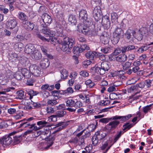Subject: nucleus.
<instances>
[{
    "instance_id": "obj_1",
    "label": "nucleus",
    "mask_w": 153,
    "mask_h": 153,
    "mask_svg": "<svg viewBox=\"0 0 153 153\" xmlns=\"http://www.w3.org/2000/svg\"><path fill=\"white\" fill-rule=\"evenodd\" d=\"M58 41L59 43L61 45L62 50L67 54L71 53L70 50L72 48L74 42V39L73 38H69L68 37L62 38Z\"/></svg>"
},
{
    "instance_id": "obj_2",
    "label": "nucleus",
    "mask_w": 153,
    "mask_h": 153,
    "mask_svg": "<svg viewBox=\"0 0 153 153\" xmlns=\"http://www.w3.org/2000/svg\"><path fill=\"white\" fill-rule=\"evenodd\" d=\"M123 31L120 28L117 27L113 32V37L111 40L113 43L116 44L119 41L120 38H122L124 35Z\"/></svg>"
},
{
    "instance_id": "obj_3",
    "label": "nucleus",
    "mask_w": 153,
    "mask_h": 153,
    "mask_svg": "<svg viewBox=\"0 0 153 153\" xmlns=\"http://www.w3.org/2000/svg\"><path fill=\"white\" fill-rule=\"evenodd\" d=\"M35 119V118L33 117H30L27 119L26 122L21 124L20 126L23 128L27 127L28 128H33V129L34 131L39 130L40 127H37L36 126L35 123H34L32 122H30Z\"/></svg>"
},
{
    "instance_id": "obj_4",
    "label": "nucleus",
    "mask_w": 153,
    "mask_h": 153,
    "mask_svg": "<svg viewBox=\"0 0 153 153\" xmlns=\"http://www.w3.org/2000/svg\"><path fill=\"white\" fill-rule=\"evenodd\" d=\"M110 68L109 63L106 62L101 63L100 67H97L95 68L96 72L100 75L105 74L106 71H108Z\"/></svg>"
},
{
    "instance_id": "obj_5",
    "label": "nucleus",
    "mask_w": 153,
    "mask_h": 153,
    "mask_svg": "<svg viewBox=\"0 0 153 153\" xmlns=\"http://www.w3.org/2000/svg\"><path fill=\"white\" fill-rule=\"evenodd\" d=\"M88 15L86 11L84 10H81L79 13V18L80 20H83V22H85L86 24L90 25L91 23L92 20L91 18L88 19Z\"/></svg>"
},
{
    "instance_id": "obj_6",
    "label": "nucleus",
    "mask_w": 153,
    "mask_h": 153,
    "mask_svg": "<svg viewBox=\"0 0 153 153\" xmlns=\"http://www.w3.org/2000/svg\"><path fill=\"white\" fill-rule=\"evenodd\" d=\"M17 21L15 17H10L6 23L7 27L10 29H13L17 25Z\"/></svg>"
},
{
    "instance_id": "obj_7",
    "label": "nucleus",
    "mask_w": 153,
    "mask_h": 153,
    "mask_svg": "<svg viewBox=\"0 0 153 153\" xmlns=\"http://www.w3.org/2000/svg\"><path fill=\"white\" fill-rule=\"evenodd\" d=\"M1 140V142L0 144L4 146H8L11 144L13 142V139L12 137L10 136V134L8 136H5L2 137L0 138Z\"/></svg>"
},
{
    "instance_id": "obj_8",
    "label": "nucleus",
    "mask_w": 153,
    "mask_h": 153,
    "mask_svg": "<svg viewBox=\"0 0 153 153\" xmlns=\"http://www.w3.org/2000/svg\"><path fill=\"white\" fill-rule=\"evenodd\" d=\"M30 70L31 73L34 76H39L41 73V69L39 67L35 65H33L30 67Z\"/></svg>"
},
{
    "instance_id": "obj_9",
    "label": "nucleus",
    "mask_w": 153,
    "mask_h": 153,
    "mask_svg": "<svg viewBox=\"0 0 153 153\" xmlns=\"http://www.w3.org/2000/svg\"><path fill=\"white\" fill-rule=\"evenodd\" d=\"M117 120H114L107 124L105 126L106 129L110 131L114 129L120 123V121Z\"/></svg>"
},
{
    "instance_id": "obj_10",
    "label": "nucleus",
    "mask_w": 153,
    "mask_h": 153,
    "mask_svg": "<svg viewBox=\"0 0 153 153\" xmlns=\"http://www.w3.org/2000/svg\"><path fill=\"white\" fill-rule=\"evenodd\" d=\"M112 141L111 140H108L103 143H102V145L100 149L102 150H105L104 152H107L112 146Z\"/></svg>"
},
{
    "instance_id": "obj_11",
    "label": "nucleus",
    "mask_w": 153,
    "mask_h": 153,
    "mask_svg": "<svg viewBox=\"0 0 153 153\" xmlns=\"http://www.w3.org/2000/svg\"><path fill=\"white\" fill-rule=\"evenodd\" d=\"M93 15L95 20L98 21L100 19L101 15V10L99 6L96 7L93 11Z\"/></svg>"
},
{
    "instance_id": "obj_12",
    "label": "nucleus",
    "mask_w": 153,
    "mask_h": 153,
    "mask_svg": "<svg viewBox=\"0 0 153 153\" xmlns=\"http://www.w3.org/2000/svg\"><path fill=\"white\" fill-rule=\"evenodd\" d=\"M68 126V124L65 123L60 122L56 125V126L55 127L54 131L52 134H54L60 131Z\"/></svg>"
},
{
    "instance_id": "obj_13",
    "label": "nucleus",
    "mask_w": 153,
    "mask_h": 153,
    "mask_svg": "<svg viewBox=\"0 0 153 153\" xmlns=\"http://www.w3.org/2000/svg\"><path fill=\"white\" fill-rule=\"evenodd\" d=\"M82 25H79L78 26V30L80 32L81 31V32L83 34L85 35H88L89 34V32L90 29L88 27L82 26Z\"/></svg>"
},
{
    "instance_id": "obj_14",
    "label": "nucleus",
    "mask_w": 153,
    "mask_h": 153,
    "mask_svg": "<svg viewBox=\"0 0 153 153\" xmlns=\"http://www.w3.org/2000/svg\"><path fill=\"white\" fill-rule=\"evenodd\" d=\"M16 133V132L13 131L10 134V135L13 138V145H16L19 143L22 139V137L20 135L14 136V134Z\"/></svg>"
},
{
    "instance_id": "obj_15",
    "label": "nucleus",
    "mask_w": 153,
    "mask_h": 153,
    "mask_svg": "<svg viewBox=\"0 0 153 153\" xmlns=\"http://www.w3.org/2000/svg\"><path fill=\"white\" fill-rule=\"evenodd\" d=\"M36 50L33 45L31 44H29L25 46V51L26 53L31 54Z\"/></svg>"
},
{
    "instance_id": "obj_16",
    "label": "nucleus",
    "mask_w": 153,
    "mask_h": 153,
    "mask_svg": "<svg viewBox=\"0 0 153 153\" xmlns=\"http://www.w3.org/2000/svg\"><path fill=\"white\" fill-rule=\"evenodd\" d=\"M41 31L47 36L52 37L55 34L54 32L51 30L48 27L42 28Z\"/></svg>"
},
{
    "instance_id": "obj_17",
    "label": "nucleus",
    "mask_w": 153,
    "mask_h": 153,
    "mask_svg": "<svg viewBox=\"0 0 153 153\" xmlns=\"http://www.w3.org/2000/svg\"><path fill=\"white\" fill-rule=\"evenodd\" d=\"M135 49V46L132 45H125L121 47L122 53L125 54L126 52L131 51Z\"/></svg>"
},
{
    "instance_id": "obj_18",
    "label": "nucleus",
    "mask_w": 153,
    "mask_h": 153,
    "mask_svg": "<svg viewBox=\"0 0 153 153\" xmlns=\"http://www.w3.org/2000/svg\"><path fill=\"white\" fill-rule=\"evenodd\" d=\"M24 27L28 30L31 31L34 27V24L27 21V22L23 23V24Z\"/></svg>"
},
{
    "instance_id": "obj_19",
    "label": "nucleus",
    "mask_w": 153,
    "mask_h": 153,
    "mask_svg": "<svg viewBox=\"0 0 153 153\" xmlns=\"http://www.w3.org/2000/svg\"><path fill=\"white\" fill-rule=\"evenodd\" d=\"M42 18L45 24H47V25L51 24L52 21V19L51 16L46 13L43 14Z\"/></svg>"
},
{
    "instance_id": "obj_20",
    "label": "nucleus",
    "mask_w": 153,
    "mask_h": 153,
    "mask_svg": "<svg viewBox=\"0 0 153 153\" xmlns=\"http://www.w3.org/2000/svg\"><path fill=\"white\" fill-rule=\"evenodd\" d=\"M31 56L33 59L36 60H39L42 58L41 54L37 49L33 52Z\"/></svg>"
},
{
    "instance_id": "obj_21",
    "label": "nucleus",
    "mask_w": 153,
    "mask_h": 153,
    "mask_svg": "<svg viewBox=\"0 0 153 153\" xmlns=\"http://www.w3.org/2000/svg\"><path fill=\"white\" fill-rule=\"evenodd\" d=\"M131 117L132 115L131 114H128L125 116H122L116 115L114 116V117L113 118V119L120 120L121 121L124 122L128 120Z\"/></svg>"
},
{
    "instance_id": "obj_22",
    "label": "nucleus",
    "mask_w": 153,
    "mask_h": 153,
    "mask_svg": "<svg viewBox=\"0 0 153 153\" xmlns=\"http://www.w3.org/2000/svg\"><path fill=\"white\" fill-rule=\"evenodd\" d=\"M116 61L120 62H124L127 59V56L125 54H120L115 57Z\"/></svg>"
},
{
    "instance_id": "obj_23",
    "label": "nucleus",
    "mask_w": 153,
    "mask_h": 153,
    "mask_svg": "<svg viewBox=\"0 0 153 153\" xmlns=\"http://www.w3.org/2000/svg\"><path fill=\"white\" fill-rule=\"evenodd\" d=\"M121 82L120 81H117L114 83L113 86L109 87L107 90L108 92H111L116 90L115 87L120 85L121 84Z\"/></svg>"
},
{
    "instance_id": "obj_24",
    "label": "nucleus",
    "mask_w": 153,
    "mask_h": 153,
    "mask_svg": "<svg viewBox=\"0 0 153 153\" xmlns=\"http://www.w3.org/2000/svg\"><path fill=\"white\" fill-rule=\"evenodd\" d=\"M50 62L47 59H42L40 62V65L43 69L47 68L49 65Z\"/></svg>"
},
{
    "instance_id": "obj_25",
    "label": "nucleus",
    "mask_w": 153,
    "mask_h": 153,
    "mask_svg": "<svg viewBox=\"0 0 153 153\" xmlns=\"http://www.w3.org/2000/svg\"><path fill=\"white\" fill-rule=\"evenodd\" d=\"M19 18L22 21V24L23 23L27 22L28 20V17L23 12H20L19 13Z\"/></svg>"
},
{
    "instance_id": "obj_26",
    "label": "nucleus",
    "mask_w": 153,
    "mask_h": 153,
    "mask_svg": "<svg viewBox=\"0 0 153 153\" xmlns=\"http://www.w3.org/2000/svg\"><path fill=\"white\" fill-rule=\"evenodd\" d=\"M102 22L104 26L105 27L106 29H108L110 27V22L108 17L102 19Z\"/></svg>"
},
{
    "instance_id": "obj_27",
    "label": "nucleus",
    "mask_w": 153,
    "mask_h": 153,
    "mask_svg": "<svg viewBox=\"0 0 153 153\" xmlns=\"http://www.w3.org/2000/svg\"><path fill=\"white\" fill-rule=\"evenodd\" d=\"M96 54L97 53L95 51H89L86 53L85 56L87 58L93 60L96 56Z\"/></svg>"
},
{
    "instance_id": "obj_28",
    "label": "nucleus",
    "mask_w": 153,
    "mask_h": 153,
    "mask_svg": "<svg viewBox=\"0 0 153 153\" xmlns=\"http://www.w3.org/2000/svg\"><path fill=\"white\" fill-rule=\"evenodd\" d=\"M127 91L128 93L134 92L135 94L140 92V91L138 90V88L136 85L131 86L128 89Z\"/></svg>"
},
{
    "instance_id": "obj_29",
    "label": "nucleus",
    "mask_w": 153,
    "mask_h": 153,
    "mask_svg": "<svg viewBox=\"0 0 153 153\" xmlns=\"http://www.w3.org/2000/svg\"><path fill=\"white\" fill-rule=\"evenodd\" d=\"M135 33V32L134 30L131 29H128L125 33V38L128 40L130 39L131 36V34L133 35Z\"/></svg>"
},
{
    "instance_id": "obj_30",
    "label": "nucleus",
    "mask_w": 153,
    "mask_h": 153,
    "mask_svg": "<svg viewBox=\"0 0 153 153\" xmlns=\"http://www.w3.org/2000/svg\"><path fill=\"white\" fill-rule=\"evenodd\" d=\"M21 72L23 76L26 78H29L30 77L31 74L27 69L25 68L22 69Z\"/></svg>"
},
{
    "instance_id": "obj_31",
    "label": "nucleus",
    "mask_w": 153,
    "mask_h": 153,
    "mask_svg": "<svg viewBox=\"0 0 153 153\" xmlns=\"http://www.w3.org/2000/svg\"><path fill=\"white\" fill-rule=\"evenodd\" d=\"M37 125L39 126L38 127H40L39 129L42 127L46 126H48L49 125L48 122H46L45 120H42L37 122Z\"/></svg>"
},
{
    "instance_id": "obj_32",
    "label": "nucleus",
    "mask_w": 153,
    "mask_h": 153,
    "mask_svg": "<svg viewBox=\"0 0 153 153\" xmlns=\"http://www.w3.org/2000/svg\"><path fill=\"white\" fill-rule=\"evenodd\" d=\"M95 135L96 136V137H97V138L99 140L104 138L106 136V134L105 133L101 131L97 132L95 133Z\"/></svg>"
},
{
    "instance_id": "obj_33",
    "label": "nucleus",
    "mask_w": 153,
    "mask_h": 153,
    "mask_svg": "<svg viewBox=\"0 0 153 153\" xmlns=\"http://www.w3.org/2000/svg\"><path fill=\"white\" fill-rule=\"evenodd\" d=\"M133 126V124L128 122L125 124L123 126V130L124 131V133L128 130L130 129Z\"/></svg>"
},
{
    "instance_id": "obj_34",
    "label": "nucleus",
    "mask_w": 153,
    "mask_h": 153,
    "mask_svg": "<svg viewBox=\"0 0 153 153\" xmlns=\"http://www.w3.org/2000/svg\"><path fill=\"white\" fill-rule=\"evenodd\" d=\"M118 16L117 13L115 12L111 14V20L112 23H117Z\"/></svg>"
},
{
    "instance_id": "obj_35",
    "label": "nucleus",
    "mask_w": 153,
    "mask_h": 153,
    "mask_svg": "<svg viewBox=\"0 0 153 153\" xmlns=\"http://www.w3.org/2000/svg\"><path fill=\"white\" fill-rule=\"evenodd\" d=\"M27 58L23 56L19 58V63L22 65L23 66H25L27 62Z\"/></svg>"
},
{
    "instance_id": "obj_36",
    "label": "nucleus",
    "mask_w": 153,
    "mask_h": 153,
    "mask_svg": "<svg viewBox=\"0 0 153 153\" xmlns=\"http://www.w3.org/2000/svg\"><path fill=\"white\" fill-rule=\"evenodd\" d=\"M61 74V77L62 79L64 80L68 76V71L65 69H63L60 71Z\"/></svg>"
},
{
    "instance_id": "obj_37",
    "label": "nucleus",
    "mask_w": 153,
    "mask_h": 153,
    "mask_svg": "<svg viewBox=\"0 0 153 153\" xmlns=\"http://www.w3.org/2000/svg\"><path fill=\"white\" fill-rule=\"evenodd\" d=\"M14 76L17 80H20L22 78L23 76L21 71H18L14 74Z\"/></svg>"
},
{
    "instance_id": "obj_38",
    "label": "nucleus",
    "mask_w": 153,
    "mask_h": 153,
    "mask_svg": "<svg viewBox=\"0 0 153 153\" xmlns=\"http://www.w3.org/2000/svg\"><path fill=\"white\" fill-rule=\"evenodd\" d=\"M54 88V86L53 85L49 86L48 84H45L43 85L41 88L43 90H48L51 91Z\"/></svg>"
},
{
    "instance_id": "obj_39",
    "label": "nucleus",
    "mask_w": 153,
    "mask_h": 153,
    "mask_svg": "<svg viewBox=\"0 0 153 153\" xmlns=\"http://www.w3.org/2000/svg\"><path fill=\"white\" fill-rule=\"evenodd\" d=\"M80 46L79 47L80 49V52L81 53L84 51H87L89 49V47L86 44H80Z\"/></svg>"
},
{
    "instance_id": "obj_40",
    "label": "nucleus",
    "mask_w": 153,
    "mask_h": 153,
    "mask_svg": "<svg viewBox=\"0 0 153 153\" xmlns=\"http://www.w3.org/2000/svg\"><path fill=\"white\" fill-rule=\"evenodd\" d=\"M68 22L73 25H75L76 23L75 16L73 15H70L68 18Z\"/></svg>"
},
{
    "instance_id": "obj_41",
    "label": "nucleus",
    "mask_w": 153,
    "mask_h": 153,
    "mask_svg": "<svg viewBox=\"0 0 153 153\" xmlns=\"http://www.w3.org/2000/svg\"><path fill=\"white\" fill-rule=\"evenodd\" d=\"M75 101L72 99L68 100L66 102V105L71 107H74Z\"/></svg>"
},
{
    "instance_id": "obj_42",
    "label": "nucleus",
    "mask_w": 153,
    "mask_h": 153,
    "mask_svg": "<svg viewBox=\"0 0 153 153\" xmlns=\"http://www.w3.org/2000/svg\"><path fill=\"white\" fill-rule=\"evenodd\" d=\"M110 103V101L108 100H101L99 102V104L102 106H106L108 105Z\"/></svg>"
},
{
    "instance_id": "obj_43",
    "label": "nucleus",
    "mask_w": 153,
    "mask_h": 153,
    "mask_svg": "<svg viewBox=\"0 0 153 153\" xmlns=\"http://www.w3.org/2000/svg\"><path fill=\"white\" fill-rule=\"evenodd\" d=\"M18 98L19 99H23L25 98V95L24 92L22 90L18 91L17 92Z\"/></svg>"
},
{
    "instance_id": "obj_44",
    "label": "nucleus",
    "mask_w": 153,
    "mask_h": 153,
    "mask_svg": "<svg viewBox=\"0 0 153 153\" xmlns=\"http://www.w3.org/2000/svg\"><path fill=\"white\" fill-rule=\"evenodd\" d=\"M66 114V111H58L56 112V115L58 117H63Z\"/></svg>"
},
{
    "instance_id": "obj_45",
    "label": "nucleus",
    "mask_w": 153,
    "mask_h": 153,
    "mask_svg": "<svg viewBox=\"0 0 153 153\" xmlns=\"http://www.w3.org/2000/svg\"><path fill=\"white\" fill-rule=\"evenodd\" d=\"M91 140L92 143L94 146H96L100 143H99V140L97 138V137H96V136L95 134L92 138Z\"/></svg>"
},
{
    "instance_id": "obj_46",
    "label": "nucleus",
    "mask_w": 153,
    "mask_h": 153,
    "mask_svg": "<svg viewBox=\"0 0 153 153\" xmlns=\"http://www.w3.org/2000/svg\"><path fill=\"white\" fill-rule=\"evenodd\" d=\"M31 100L30 104L34 108H38L41 106V104L40 103L34 102L33 99Z\"/></svg>"
},
{
    "instance_id": "obj_47",
    "label": "nucleus",
    "mask_w": 153,
    "mask_h": 153,
    "mask_svg": "<svg viewBox=\"0 0 153 153\" xmlns=\"http://www.w3.org/2000/svg\"><path fill=\"white\" fill-rule=\"evenodd\" d=\"M58 103L57 102L54 100H48L47 102V104L50 106H54Z\"/></svg>"
},
{
    "instance_id": "obj_48",
    "label": "nucleus",
    "mask_w": 153,
    "mask_h": 153,
    "mask_svg": "<svg viewBox=\"0 0 153 153\" xmlns=\"http://www.w3.org/2000/svg\"><path fill=\"white\" fill-rule=\"evenodd\" d=\"M114 116H113L112 117L109 118H103L100 120V122L103 123H106L109 122V121L112 120H116V119H113V118Z\"/></svg>"
},
{
    "instance_id": "obj_49",
    "label": "nucleus",
    "mask_w": 153,
    "mask_h": 153,
    "mask_svg": "<svg viewBox=\"0 0 153 153\" xmlns=\"http://www.w3.org/2000/svg\"><path fill=\"white\" fill-rule=\"evenodd\" d=\"M101 40L102 43L104 45L108 44L109 42V39L106 36H102Z\"/></svg>"
},
{
    "instance_id": "obj_50",
    "label": "nucleus",
    "mask_w": 153,
    "mask_h": 153,
    "mask_svg": "<svg viewBox=\"0 0 153 153\" xmlns=\"http://www.w3.org/2000/svg\"><path fill=\"white\" fill-rule=\"evenodd\" d=\"M73 52L74 54L78 55L81 53L80 52V49L79 47L76 46L73 48Z\"/></svg>"
},
{
    "instance_id": "obj_51",
    "label": "nucleus",
    "mask_w": 153,
    "mask_h": 153,
    "mask_svg": "<svg viewBox=\"0 0 153 153\" xmlns=\"http://www.w3.org/2000/svg\"><path fill=\"white\" fill-rule=\"evenodd\" d=\"M85 84L87 86L90 88L92 87L95 85V84L90 79H88L85 81Z\"/></svg>"
},
{
    "instance_id": "obj_52",
    "label": "nucleus",
    "mask_w": 153,
    "mask_h": 153,
    "mask_svg": "<svg viewBox=\"0 0 153 153\" xmlns=\"http://www.w3.org/2000/svg\"><path fill=\"white\" fill-rule=\"evenodd\" d=\"M144 82L146 88H149L151 87V84L152 82V80L150 79H146L145 80Z\"/></svg>"
},
{
    "instance_id": "obj_53",
    "label": "nucleus",
    "mask_w": 153,
    "mask_h": 153,
    "mask_svg": "<svg viewBox=\"0 0 153 153\" xmlns=\"http://www.w3.org/2000/svg\"><path fill=\"white\" fill-rule=\"evenodd\" d=\"M8 125L7 123L4 121L1 120L0 122V129L6 128L7 127Z\"/></svg>"
},
{
    "instance_id": "obj_54",
    "label": "nucleus",
    "mask_w": 153,
    "mask_h": 153,
    "mask_svg": "<svg viewBox=\"0 0 153 153\" xmlns=\"http://www.w3.org/2000/svg\"><path fill=\"white\" fill-rule=\"evenodd\" d=\"M84 139L82 137H78L77 145L79 146H83L85 144Z\"/></svg>"
},
{
    "instance_id": "obj_55",
    "label": "nucleus",
    "mask_w": 153,
    "mask_h": 153,
    "mask_svg": "<svg viewBox=\"0 0 153 153\" xmlns=\"http://www.w3.org/2000/svg\"><path fill=\"white\" fill-rule=\"evenodd\" d=\"M37 37L39 39L44 42H49L50 40H51V39H50V38L49 39H46L40 34H37Z\"/></svg>"
},
{
    "instance_id": "obj_56",
    "label": "nucleus",
    "mask_w": 153,
    "mask_h": 153,
    "mask_svg": "<svg viewBox=\"0 0 153 153\" xmlns=\"http://www.w3.org/2000/svg\"><path fill=\"white\" fill-rule=\"evenodd\" d=\"M131 65V62H127L123 65V68L124 70H128Z\"/></svg>"
},
{
    "instance_id": "obj_57",
    "label": "nucleus",
    "mask_w": 153,
    "mask_h": 153,
    "mask_svg": "<svg viewBox=\"0 0 153 153\" xmlns=\"http://www.w3.org/2000/svg\"><path fill=\"white\" fill-rule=\"evenodd\" d=\"M124 133V132H123L121 131H120L119 132H118V133H117V135H115L114 137V142H116L120 138L121 135Z\"/></svg>"
},
{
    "instance_id": "obj_58",
    "label": "nucleus",
    "mask_w": 153,
    "mask_h": 153,
    "mask_svg": "<svg viewBox=\"0 0 153 153\" xmlns=\"http://www.w3.org/2000/svg\"><path fill=\"white\" fill-rule=\"evenodd\" d=\"M82 103L80 101L76 100L75 102L74 107L76 108H79L82 107Z\"/></svg>"
},
{
    "instance_id": "obj_59",
    "label": "nucleus",
    "mask_w": 153,
    "mask_h": 153,
    "mask_svg": "<svg viewBox=\"0 0 153 153\" xmlns=\"http://www.w3.org/2000/svg\"><path fill=\"white\" fill-rule=\"evenodd\" d=\"M143 34L139 31L137 33L136 36V39L138 41H140L142 40L143 38Z\"/></svg>"
},
{
    "instance_id": "obj_60",
    "label": "nucleus",
    "mask_w": 153,
    "mask_h": 153,
    "mask_svg": "<svg viewBox=\"0 0 153 153\" xmlns=\"http://www.w3.org/2000/svg\"><path fill=\"white\" fill-rule=\"evenodd\" d=\"M121 52H122V49L118 48L114 50L112 54L113 56H116L119 54Z\"/></svg>"
},
{
    "instance_id": "obj_61",
    "label": "nucleus",
    "mask_w": 153,
    "mask_h": 153,
    "mask_svg": "<svg viewBox=\"0 0 153 153\" xmlns=\"http://www.w3.org/2000/svg\"><path fill=\"white\" fill-rule=\"evenodd\" d=\"M25 91L30 96V98L31 100L33 99V97H32V93H33V90L29 89L26 88Z\"/></svg>"
},
{
    "instance_id": "obj_62",
    "label": "nucleus",
    "mask_w": 153,
    "mask_h": 153,
    "mask_svg": "<svg viewBox=\"0 0 153 153\" xmlns=\"http://www.w3.org/2000/svg\"><path fill=\"white\" fill-rule=\"evenodd\" d=\"M56 117V114L51 115L48 117V120L50 122H56L57 120Z\"/></svg>"
},
{
    "instance_id": "obj_63",
    "label": "nucleus",
    "mask_w": 153,
    "mask_h": 153,
    "mask_svg": "<svg viewBox=\"0 0 153 153\" xmlns=\"http://www.w3.org/2000/svg\"><path fill=\"white\" fill-rule=\"evenodd\" d=\"M137 88L138 87L141 89H143L144 88L145 86V84L144 82H140L139 83H138L136 85Z\"/></svg>"
},
{
    "instance_id": "obj_64",
    "label": "nucleus",
    "mask_w": 153,
    "mask_h": 153,
    "mask_svg": "<svg viewBox=\"0 0 153 153\" xmlns=\"http://www.w3.org/2000/svg\"><path fill=\"white\" fill-rule=\"evenodd\" d=\"M77 73L75 71L71 72L70 74V77L72 79L74 80L77 76Z\"/></svg>"
}]
</instances>
